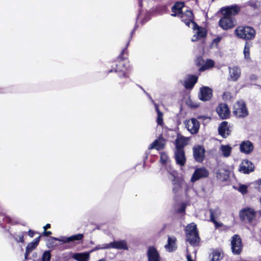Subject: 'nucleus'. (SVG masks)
I'll return each instance as SVG.
<instances>
[{"mask_svg": "<svg viewBox=\"0 0 261 261\" xmlns=\"http://www.w3.org/2000/svg\"><path fill=\"white\" fill-rule=\"evenodd\" d=\"M89 257L88 253H79L73 255V258L77 261H87Z\"/></svg>", "mask_w": 261, "mask_h": 261, "instance_id": "31", "label": "nucleus"}, {"mask_svg": "<svg viewBox=\"0 0 261 261\" xmlns=\"http://www.w3.org/2000/svg\"><path fill=\"white\" fill-rule=\"evenodd\" d=\"M233 114L239 118H243L248 116V111L243 101H239L234 105Z\"/></svg>", "mask_w": 261, "mask_h": 261, "instance_id": "3", "label": "nucleus"}, {"mask_svg": "<svg viewBox=\"0 0 261 261\" xmlns=\"http://www.w3.org/2000/svg\"><path fill=\"white\" fill-rule=\"evenodd\" d=\"M184 7V3L182 2H176L172 7V11L173 14L171 15L173 16H179L182 12V9Z\"/></svg>", "mask_w": 261, "mask_h": 261, "instance_id": "26", "label": "nucleus"}, {"mask_svg": "<svg viewBox=\"0 0 261 261\" xmlns=\"http://www.w3.org/2000/svg\"><path fill=\"white\" fill-rule=\"evenodd\" d=\"M117 68L115 69V72H122L123 75L125 76V70L124 66V63L123 61H120L118 64L116 65Z\"/></svg>", "mask_w": 261, "mask_h": 261, "instance_id": "36", "label": "nucleus"}, {"mask_svg": "<svg viewBox=\"0 0 261 261\" xmlns=\"http://www.w3.org/2000/svg\"><path fill=\"white\" fill-rule=\"evenodd\" d=\"M209 172L205 168H199L196 169L193 174L191 181L193 182L203 178L207 177Z\"/></svg>", "mask_w": 261, "mask_h": 261, "instance_id": "9", "label": "nucleus"}, {"mask_svg": "<svg viewBox=\"0 0 261 261\" xmlns=\"http://www.w3.org/2000/svg\"><path fill=\"white\" fill-rule=\"evenodd\" d=\"M24 261H25V260H24Z\"/></svg>", "mask_w": 261, "mask_h": 261, "instance_id": "60", "label": "nucleus"}, {"mask_svg": "<svg viewBox=\"0 0 261 261\" xmlns=\"http://www.w3.org/2000/svg\"><path fill=\"white\" fill-rule=\"evenodd\" d=\"M51 255L49 251H45L42 256V261H50Z\"/></svg>", "mask_w": 261, "mask_h": 261, "instance_id": "40", "label": "nucleus"}, {"mask_svg": "<svg viewBox=\"0 0 261 261\" xmlns=\"http://www.w3.org/2000/svg\"><path fill=\"white\" fill-rule=\"evenodd\" d=\"M192 27L194 32V34L192 38L193 42L196 41L206 36V33L205 29L198 26L195 22H192Z\"/></svg>", "mask_w": 261, "mask_h": 261, "instance_id": "5", "label": "nucleus"}, {"mask_svg": "<svg viewBox=\"0 0 261 261\" xmlns=\"http://www.w3.org/2000/svg\"><path fill=\"white\" fill-rule=\"evenodd\" d=\"M198 233L196 225L194 223L189 224L186 228V234Z\"/></svg>", "mask_w": 261, "mask_h": 261, "instance_id": "34", "label": "nucleus"}, {"mask_svg": "<svg viewBox=\"0 0 261 261\" xmlns=\"http://www.w3.org/2000/svg\"><path fill=\"white\" fill-rule=\"evenodd\" d=\"M247 4L253 8H257L259 6V3L257 0H250Z\"/></svg>", "mask_w": 261, "mask_h": 261, "instance_id": "42", "label": "nucleus"}, {"mask_svg": "<svg viewBox=\"0 0 261 261\" xmlns=\"http://www.w3.org/2000/svg\"><path fill=\"white\" fill-rule=\"evenodd\" d=\"M44 235H45L46 236H49L51 234V232L50 231L44 230Z\"/></svg>", "mask_w": 261, "mask_h": 261, "instance_id": "52", "label": "nucleus"}, {"mask_svg": "<svg viewBox=\"0 0 261 261\" xmlns=\"http://www.w3.org/2000/svg\"><path fill=\"white\" fill-rule=\"evenodd\" d=\"M186 208V205L184 203L181 204L180 207L178 210L179 213H182L185 211Z\"/></svg>", "mask_w": 261, "mask_h": 261, "instance_id": "48", "label": "nucleus"}, {"mask_svg": "<svg viewBox=\"0 0 261 261\" xmlns=\"http://www.w3.org/2000/svg\"><path fill=\"white\" fill-rule=\"evenodd\" d=\"M213 95L212 90L207 87L200 88L198 95L199 99L202 101H207L211 99Z\"/></svg>", "mask_w": 261, "mask_h": 261, "instance_id": "11", "label": "nucleus"}, {"mask_svg": "<svg viewBox=\"0 0 261 261\" xmlns=\"http://www.w3.org/2000/svg\"><path fill=\"white\" fill-rule=\"evenodd\" d=\"M220 214V210L218 208L210 210L211 220L215 224V226L217 227L220 226L222 225L221 223H219L216 220V218L219 217Z\"/></svg>", "mask_w": 261, "mask_h": 261, "instance_id": "22", "label": "nucleus"}, {"mask_svg": "<svg viewBox=\"0 0 261 261\" xmlns=\"http://www.w3.org/2000/svg\"><path fill=\"white\" fill-rule=\"evenodd\" d=\"M40 237L39 236L38 238L35 239L33 241H32L31 243H29L28 244L26 248L25 253L24 255L25 260L27 259V257L29 254L37 247L40 241Z\"/></svg>", "mask_w": 261, "mask_h": 261, "instance_id": "19", "label": "nucleus"}, {"mask_svg": "<svg viewBox=\"0 0 261 261\" xmlns=\"http://www.w3.org/2000/svg\"><path fill=\"white\" fill-rule=\"evenodd\" d=\"M244 55L245 58L248 60L250 59V47L248 46L247 43H246L244 49Z\"/></svg>", "mask_w": 261, "mask_h": 261, "instance_id": "39", "label": "nucleus"}, {"mask_svg": "<svg viewBox=\"0 0 261 261\" xmlns=\"http://www.w3.org/2000/svg\"><path fill=\"white\" fill-rule=\"evenodd\" d=\"M147 95L149 97L150 99L151 100L152 102L153 103L154 107H155V111L157 112V114H158V117H157V119H156L157 124H158V125H161L162 126L164 124L163 113L160 111V110L159 109L158 105L154 102V100L151 98L150 96L148 94H147Z\"/></svg>", "mask_w": 261, "mask_h": 261, "instance_id": "24", "label": "nucleus"}, {"mask_svg": "<svg viewBox=\"0 0 261 261\" xmlns=\"http://www.w3.org/2000/svg\"><path fill=\"white\" fill-rule=\"evenodd\" d=\"M240 7L237 5H233L231 6L223 7L221 9V13L223 16L233 17L239 13L240 11Z\"/></svg>", "mask_w": 261, "mask_h": 261, "instance_id": "7", "label": "nucleus"}, {"mask_svg": "<svg viewBox=\"0 0 261 261\" xmlns=\"http://www.w3.org/2000/svg\"><path fill=\"white\" fill-rule=\"evenodd\" d=\"M6 219L9 220V218H6Z\"/></svg>", "mask_w": 261, "mask_h": 261, "instance_id": "59", "label": "nucleus"}, {"mask_svg": "<svg viewBox=\"0 0 261 261\" xmlns=\"http://www.w3.org/2000/svg\"><path fill=\"white\" fill-rule=\"evenodd\" d=\"M254 146L250 141H243L240 145V150L242 153L245 154L250 153L253 150Z\"/></svg>", "mask_w": 261, "mask_h": 261, "instance_id": "16", "label": "nucleus"}, {"mask_svg": "<svg viewBox=\"0 0 261 261\" xmlns=\"http://www.w3.org/2000/svg\"><path fill=\"white\" fill-rule=\"evenodd\" d=\"M165 166H169V169L168 168V169H167V170H168V171L169 172V173L170 174V171H174L173 170H172V169L170 168V164H169V165H166L165 164Z\"/></svg>", "mask_w": 261, "mask_h": 261, "instance_id": "55", "label": "nucleus"}, {"mask_svg": "<svg viewBox=\"0 0 261 261\" xmlns=\"http://www.w3.org/2000/svg\"><path fill=\"white\" fill-rule=\"evenodd\" d=\"M211 257V261H219L223 257V254L220 250H216L213 251L210 255Z\"/></svg>", "mask_w": 261, "mask_h": 261, "instance_id": "32", "label": "nucleus"}, {"mask_svg": "<svg viewBox=\"0 0 261 261\" xmlns=\"http://www.w3.org/2000/svg\"><path fill=\"white\" fill-rule=\"evenodd\" d=\"M34 234H35L34 231H32V230H30L28 231V234H29V236L30 237H31V238H32V237H34Z\"/></svg>", "mask_w": 261, "mask_h": 261, "instance_id": "51", "label": "nucleus"}, {"mask_svg": "<svg viewBox=\"0 0 261 261\" xmlns=\"http://www.w3.org/2000/svg\"><path fill=\"white\" fill-rule=\"evenodd\" d=\"M254 170V166L251 162L244 160L240 166L239 171L244 174H248Z\"/></svg>", "mask_w": 261, "mask_h": 261, "instance_id": "13", "label": "nucleus"}, {"mask_svg": "<svg viewBox=\"0 0 261 261\" xmlns=\"http://www.w3.org/2000/svg\"><path fill=\"white\" fill-rule=\"evenodd\" d=\"M98 261H104V260H102V259H101V260H98Z\"/></svg>", "mask_w": 261, "mask_h": 261, "instance_id": "58", "label": "nucleus"}, {"mask_svg": "<svg viewBox=\"0 0 261 261\" xmlns=\"http://www.w3.org/2000/svg\"><path fill=\"white\" fill-rule=\"evenodd\" d=\"M215 63L212 60H207L205 64L199 69L200 71H204L210 69L214 66Z\"/></svg>", "mask_w": 261, "mask_h": 261, "instance_id": "35", "label": "nucleus"}, {"mask_svg": "<svg viewBox=\"0 0 261 261\" xmlns=\"http://www.w3.org/2000/svg\"><path fill=\"white\" fill-rule=\"evenodd\" d=\"M219 134L223 138H226L230 134V130L228 126L227 122L226 121L222 122L218 128Z\"/></svg>", "mask_w": 261, "mask_h": 261, "instance_id": "21", "label": "nucleus"}, {"mask_svg": "<svg viewBox=\"0 0 261 261\" xmlns=\"http://www.w3.org/2000/svg\"><path fill=\"white\" fill-rule=\"evenodd\" d=\"M171 178L172 180V191L174 193H179L181 191L182 188H185L186 193L187 194V191L189 188L188 185L182 180L180 179L176 176L175 171H170Z\"/></svg>", "mask_w": 261, "mask_h": 261, "instance_id": "2", "label": "nucleus"}, {"mask_svg": "<svg viewBox=\"0 0 261 261\" xmlns=\"http://www.w3.org/2000/svg\"><path fill=\"white\" fill-rule=\"evenodd\" d=\"M186 127L192 134L198 133L199 128V123L195 118H192L185 122Z\"/></svg>", "mask_w": 261, "mask_h": 261, "instance_id": "8", "label": "nucleus"}, {"mask_svg": "<svg viewBox=\"0 0 261 261\" xmlns=\"http://www.w3.org/2000/svg\"><path fill=\"white\" fill-rule=\"evenodd\" d=\"M231 245L233 253L239 254L242 249V244L241 239L238 235L235 234L232 237Z\"/></svg>", "mask_w": 261, "mask_h": 261, "instance_id": "6", "label": "nucleus"}, {"mask_svg": "<svg viewBox=\"0 0 261 261\" xmlns=\"http://www.w3.org/2000/svg\"><path fill=\"white\" fill-rule=\"evenodd\" d=\"M175 158L178 165L181 166H184L186 161L184 149H178V150H175Z\"/></svg>", "mask_w": 261, "mask_h": 261, "instance_id": "17", "label": "nucleus"}, {"mask_svg": "<svg viewBox=\"0 0 261 261\" xmlns=\"http://www.w3.org/2000/svg\"><path fill=\"white\" fill-rule=\"evenodd\" d=\"M256 184L258 185V189L261 190V179L257 180Z\"/></svg>", "mask_w": 261, "mask_h": 261, "instance_id": "53", "label": "nucleus"}, {"mask_svg": "<svg viewBox=\"0 0 261 261\" xmlns=\"http://www.w3.org/2000/svg\"><path fill=\"white\" fill-rule=\"evenodd\" d=\"M221 39H222L221 37H218L214 39L213 42L215 43L216 44H218L221 40Z\"/></svg>", "mask_w": 261, "mask_h": 261, "instance_id": "49", "label": "nucleus"}, {"mask_svg": "<svg viewBox=\"0 0 261 261\" xmlns=\"http://www.w3.org/2000/svg\"><path fill=\"white\" fill-rule=\"evenodd\" d=\"M235 35L239 38L251 40L255 36V31L248 26H239L234 30Z\"/></svg>", "mask_w": 261, "mask_h": 261, "instance_id": "1", "label": "nucleus"}, {"mask_svg": "<svg viewBox=\"0 0 261 261\" xmlns=\"http://www.w3.org/2000/svg\"><path fill=\"white\" fill-rule=\"evenodd\" d=\"M187 144V140L183 137H178L175 140L176 150L183 149V147Z\"/></svg>", "mask_w": 261, "mask_h": 261, "instance_id": "30", "label": "nucleus"}, {"mask_svg": "<svg viewBox=\"0 0 261 261\" xmlns=\"http://www.w3.org/2000/svg\"><path fill=\"white\" fill-rule=\"evenodd\" d=\"M160 161L162 164H165L166 165H169L168 156L165 153H163V152L161 153Z\"/></svg>", "mask_w": 261, "mask_h": 261, "instance_id": "38", "label": "nucleus"}, {"mask_svg": "<svg viewBox=\"0 0 261 261\" xmlns=\"http://www.w3.org/2000/svg\"><path fill=\"white\" fill-rule=\"evenodd\" d=\"M220 150L224 156L228 157L230 155L231 147L227 145H222L220 146Z\"/></svg>", "mask_w": 261, "mask_h": 261, "instance_id": "33", "label": "nucleus"}, {"mask_svg": "<svg viewBox=\"0 0 261 261\" xmlns=\"http://www.w3.org/2000/svg\"><path fill=\"white\" fill-rule=\"evenodd\" d=\"M207 117H206V116H200L198 117V118L201 119H206Z\"/></svg>", "mask_w": 261, "mask_h": 261, "instance_id": "56", "label": "nucleus"}, {"mask_svg": "<svg viewBox=\"0 0 261 261\" xmlns=\"http://www.w3.org/2000/svg\"><path fill=\"white\" fill-rule=\"evenodd\" d=\"M223 171H225L223 169L218 170V172H217V177L218 178H219L220 179H224L225 178L224 177H223L222 176V174L223 173Z\"/></svg>", "mask_w": 261, "mask_h": 261, "instance_id": "45", "label": "nucleus"}, {"mask_svg": "<svg viewBox=\"0 0 261 261\" xmlns=\"http://www.w3.org/2000/svg\"><path fill=\"white\" fill-rule=\"evenodd\" d=\"M148 261H161L160 256L156 249L150 247L147 251Z\"/></svg>", "mask_w": 261, "mask_h": 261, "instance_id": "18", "label": "nucleus"}, {"mask_svg": "<svg viewBox=\"0 0 261 261\" xmlns=\"http://www.w3.org/2000/svg\"><path fill=\"white\" fill-rule=\"evenodd\" d=\"M186 103L189 107L191 108H196L198 106L197 103H193L191 99L187 100Z\"/></svg>", "mask_w": 261, "mask_h": 261, "instance_id": "47", "label": "nucleus"}, {"mask_svg": "<svg viewBox=\"0 0 261 261\" xmlns=\"http://www.w3.org/2000/svg\"><path fill=\"white\" fill-rule=\"evenodd\" d=\"M178 17H179L181 19V21L189 27H190V24L192 25V22H195L193 21L194 16L193 13L190 10H186L180 14Z\"/></svg>", "mask_w": 261, "mask_h": 261, "instance_id": "12", "label": "nucleus"}, {"mask_svg": "<svg viewBox=\"0 0 261 261\" xmlns=\"http://www.w3.org/2000/svg\"><path fill=\"white\" fill-rule=\"evenodd\" d=\"M176 239L174 237H169L168 239V243L165 246L167 251L172 252L176 249Z\"/></svg>", "mask_w": 261, "mask_h": 261, "instance_id": "27", "label": "nucleus"}, {"mask_svg": "<svg viewBox=\"0 0 261 261\" xmlns=\"http://www.w3.org/2000/svg\"><path fill=\"white\" fill-rule=\"evenodd\" d=\"M197 81L196 76L190 75L184 82L183 85L186 89H192Z\"/></svg>", "mask_w": 261, "mask_h": 261, "instance_id": "28", "label": "nucleus"}, {"mask_svg": "<svg viewBox=\"0 0 261 261\" xmlns=\"http://www.w3.org/2000/svg\"><path fill=\"white\" fill-rule=\"evenodd\" d=\"M187 241L193 246L197 245L199 242L200 238L198 233H188L187 234Z\"/></svg>", "mask_w": 261, "mask_h": 261, "instance_id": "29", "label": "nucleus"}, {"mask_svg": "<svg viewBox=\"0 0 261 261\" xmlns=\"http://www.w3.org/2000/svg\"><path fill=\"white\" fill-rule=\"evenodd\" d=\"M24 233V232H22L21 234H20L17 236V237L15 238V240H16V241H17L18 242H23V241H24L23 234Z\"/></svg>", "mask_w": 261, "mask_h": 261, "instance_id": "46", "label": "nucleus"}, {"mask_svg": "<svg viewBox=\"0 0 261 261\" xmlns=\"http://www.w3.org/2000/svg\"><path fill=\"white\" fill-rule=\"evenodd\" d=\"M187 261H195L194 259L192 258L191 255L188 253L187 254Z\"/></svg>", "mask_w": 261, "mask_h": 261, "instance_id": "50", "label": "nucleus"}, {"mask_svg": "<svg viewBox=\"0 0 261 261\" xmlns=\"http://www.w3.org/2000/svg\"><path fill=\"white\" fill-rule=\"evenodd\" d=\"M84 236L83 234L78 233L76 234L72 235L69 237V241L70 242H74L75 241H80L83 239Z\"/></svg>", "mask_w": 261, "mask_h": 261, "instance_id": "37", "label": "nucleus"}, {"mask_svg": "<svg viewBox=\"0 0 261 261\" xmlns=\"http://www.w3.org/2000/svg\"><path fill=\"white\" fill-rule=\"evenodd\" d=\"M238 190L242 194H245L247 192V186L244 185H241L239 186Z\"/></svg>", "mask_w": 261, "mask_h": 261, "instance_id": "43", "label": "nucleus"}, {"mask_svg": "<svg viewBox=\"0 0 261 261\" xmlns=\"http://www.w3.org/2000/svg\"><path fill=\"white\" fill-rule=\"evenodd\" d=\"M194 156L196 161L202 162L204 158L205 149L201 146H197L193 148Z\"/></svg>", "mask_w": 261, "mask_h": 261, "instance_id": "15", "label": "nucleus"}, {"mask_svg": "<svg viewBox=\"0 0 261 261\" xmlns=\"http://www.w3.org/2000/svg\"><path fill=\"white\" fill-rule=\"evenodd\" d=\"M227 94H228V93H224V94H223V98H224V96H225V95H227Z\"/></svg>", "mask_w": 261, "mask_h": 261, "instance_id": "57", "label": "nucleus"}, {"mask_svg": "<svg viewBox=\"0 0 261 261\" xmlns=\"http://www.w3.org/2000/svg\"><path fill=\"white\" fill-rule=\"evenodd\" d=\"M50 227V225L49 224H47L45 226L43 227L44 230H46V229L49 228Z\"/></svg>", "mask_w": 261, "mask_h": 261, "instance_id": "54", "label": "nucleus"}, {"mask_svg": "<svg viewBox=\"0 0 261 261\" xmlns=\"http://www.w3.org/2000/svg\"><path fill=\"white\" fill-rule=\"evenodd\" d=\"M235 24L236 20L233 17L223 16L219 21V26L225 30L233 28Z\"/></svg>", "mask_w": 261, "mask_h": 261, "instance_id": "4", "label": "nucleus"}, {"mask_svg": "<svg viewBox=\"0 0 261 261\" xmlns=\"http://www.w3.org/2000/svg\"><path fill=\"white\" fill-rule=\"evenodd\" d=\"M230 77L231 80L236 81L240 77L241 75V69L237 66H233L229 68Z\"/></svg>", "mask_w": 261, "mask_h": 261, "instance_id": "23", "label": "nucleus"}, {"mask_svg": "<svg viewBox=\"0 0 261 261\" xmlns=\"http://www.w3.org/2000/svg\"><path fill=\"white\" fill-rule=\"evenodd\" d=\"M109 249V245L108 244H103L102 245H98L95 248H94L92 251H96L100 249Z\"/></svg>", "mask_w": 261, "mask_h": 261, "instance_id": "41", "label": "nucleus"}, {"mask_svg": "<svg viewBox=\"0 0 261 261\" xmlns=\"http://www.w3.org/2000/svg\"><path fill=\"white\" fill-rule=\"evenodd\" d=\"M240 218L251 222L255 217V212L252 208H245L240 212Z\"/></svg>", "mask_w": 261, "mask_h": 261, "instance_id": "10", "label": "nucleus"}, {"mask_svg": "<svg viewBox=\"0 0 261 261\" xmlns=\"http://www.w3.org/2000/svg\"><path fill=\"white\" fill-rule=\"evenodd\" d=\"M165 145V140L162 138H160L155 140L148 147L149 149H156L157 150L162 149Z\"/></svg>", "mask_w": 261, "mask_h": 261, "instance_id": "25", "label": "nucleus"}, {"mask_svg": "<svg viewBox=\"0 0 261 261\" xmlns=\"http://www.w3.org/2000/svg\"><path fill=\"white\" fill-rule=\"evenodd\" d=\"M109 249L115 248L117 249H127V245L125 241L121 240L119 241H114L108 243Z\"/></svg>", "mask_w": 261, "mask_h": 261, "instance_id": "20", "label": "nucleus"}, {"mask_svg": "<svg viewBox=\"0 0 261 261\" xmlns=\"http://www.w3.org/2000/svg\"><path fill=\"white\" fill-rule=\"evenodd\" d=\"M217 112L222 119H227L230 115V111L227 105L221 103L217 108Z\"/></svg>", "mask_w": 261, "mask_h": 261, "instance_id": "14", "label": "nucleus"}, {"mask_svg": "<svg viewBox=\"0 0 261 261\" xmlns=\"http://www.w3.org/2000/svg\"><path fill=\"white\" fill-rule=\"evenodd\" d=\"M55 240L59 242H62L63 243H69V237H62L60 238H55Z\"/></svg>", "mask_w": 261, "mask_h": 261, "instance_id": "44", "label": "nucleus"}]
</instances>
